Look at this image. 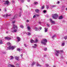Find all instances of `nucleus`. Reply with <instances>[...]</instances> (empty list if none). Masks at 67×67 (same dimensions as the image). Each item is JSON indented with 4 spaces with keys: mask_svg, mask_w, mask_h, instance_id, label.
Listing matches in <instances>:
<instances>
[{
    "mask_svg": "<svg viewBox=\"0 0 67 67\" xmlns=\"http://www.w3.org/2000/svg\"><path fill=\"white\" fill-rule=\"evenodd\" d=\"M44 6H43L42 7L41 9H44Z\"/></svg>",
    "mask_w": 67,
    "mask_h": 67,
    "instance_id": "nucleus-40",
    "label": "nucleus"
},
{
    "mask_svg": "<svg viewBox=\"0 0 67 67\" xmlns=\"http://www.w3.org/2000/svg\"><path fill=\"white\" fill-rule=\"evenodd\" d=\"M15 20L13 21H12V23H15Z\"/></svg>",
    "mask_w": 67,
    "mask_h": 67,
    "instance_id": "nucleus-36",
    "label": "nucleus"
},
{
    "mask_svg": "<svg viewBox=\"0 0 67 67\" xmlns=\"http://www.w3.org/2000/svg\"><path fill=\"white\" fill-rule=\"evenodd\" d=\"M47 27H49V24H47Z\"/></svg>",
    "mask_w": 67,
    "mask_h": 67,
    "instance_id": "nucleus-35",
    "label": "nucleus"
},
{
    "mask_svg": "<svg viewBox=\"0 0 67 67\" xmlns=\"http://www.w3.org/2000/svg\"><path fill=\"white\" fill-rule=\"evenodd\" d=\"M47 42V40L46 39H44L42 40L41 41V43L44 45H46V43Z\"/></svg>",
    "mask_w": 67,
    "mask_h": 67,
    "instance_id": "nucleus-2",
    "label": "nucleus"
},
{
    "mask_svg": "<svg viewBox=\"0 0 67 67\" xmlns=\"http://www.w3.org/2000/svg\"><path fill=\"white\" fill-rule=\"evenodd\" d=\"M35 30L36 31H38V28L37 27H35Z\"/></svg>",
    "mask_w": 67,
    "mask_h": 67,
    "instance_id": "nucleus-15",
    "label": "nucleus"
},
{
    "mask_svg": "<svg viewBox=\"0 0 67 67\" xmlns=\"http://www.w3.org/2000/svg\"><path fill=\"white\" fill-rule=\"evenodd\" d=\"M7 44L8 45H9V46L7 48L6 50H10V49H11V50H13V49L15 48V47L14 46H11V43H10V42H8L7 43Z\"/></svg>",
    "mask_w": 67,
    "mask_h": 67,
    "instance_id": "nucleus-1",
    "label": "nucleus"
},
{
    "mask_svg": "<svg viewBox=\"0 0 67 67\" xmlns=\"http://www.w3.org/2000/svg\"><path fill=\"white\" fill-rule=\"evenodd\" d=\"M66 64H67V62H66Z\"/></svg>",
    "mask_w": 67,
    "mask_h": 67,
    "instance_id": "nucleus-64",
    "label": "nucleus"
},
{
    "mask_svg": "<svg viewBox=\"0 0 67 67\" xmlns=\"http://www.w3.org/2000/svg\"><path fill=\"white\" fill-rule=\"evenodd\" d=\"M46 67H48L49 66V65L47 64H46Z\"/></svg>",
    "mask_w": 67,
    "mask_h": 67,
    "instance_id": "nucleus-32",
    "label": "nucleus"
},
{
    "mask_svg": "<svg viewBox=\"0 0 67 67\" xmlns=\"http://www.w3.org/2000/svg\"><path fill=\"white\" fill-rule=\"evenodd\" d=\"M39 24H41V22H39Z\"/></svg>",
    "mask_w": 67,
    "mask_h": 67,
    "instance_id": "nucleus-55",
    "label": "nucleus"
},
{
    "mask_svg": "<svg viewBox=\"0 0 67 67\" xmlns=\"http://www.w3.org/2000/svg\"><path fill=\"white\" fill-rule=\"evenodd\" d=\"M39 29H40V30H42V27H40L39 28Z\"/></svg>",
    "mask_w": 67,
    "mask_h": 67,
    "instance_id": "nucleus-49",
    "label": "nucleus"
},
{
    "mask_svg": "<svg viewBox=\"0 0 67 67\" xmlns=\"http://www.w3.org/2000/svg\"><path fill=\"white\" fill-rule=\"evenodd\" d=\"M21 57H22V56H23V55L22 54H21Z\"/></svg>",
    "mask_w": 67,
    "mask_h": 67,
    "instance_id": "nucleus-54",
    "label": "nucleus"
},
{
    "mask_svg": "<svg viewBox=\"0 0 67 67\" xmlns=\"http://www.w3.org/2000/svg\"><path fill=\"white\" fill-rule=\"evenodd\" d=\"M9 1H5V3H4V4H7L8 5H9Z\"/></svg>",
    "mask_w": 67,
    "mask_h": 67,
    "instance_id": "nucleus-5",
    "label": "nucleus"
},
{
    "mask_svg": "<svg viewBox=\"0 0 67 67\" xmlns=\"http://www.w3.org/2000/svg\"><path fill=\"white\" fill-rule=\"evenodd\" d=\"M59 3H60V2H59V1L58 2V4H59Z\"/></svg>",
    "mask_w": 67,
    "mask_h": 67,
    "instance_id": "nucleus-53",
    "label": "nucleus"
},
{
    "mask_svg": "<svg viewBox=\"0 0 67 67\" xmlns=\"http://www.w3.org/2000/svg\"><path fill=\"white\" fill-rule=\"evenodd\" d=\"M27 29L29 30H30L31 29V28H30V26H28L27 27Z\"/></svg>",
    "mask_w": 67,
    "mask_h": 67,
    "instance_id": "nucleus-28",
    "label": "nucleus"
},
{
    "mask_svg": "<svg viewBox=\"0 0 67 67\" xmlns=\"http://www.w3.org/2000/svg\"><path fill=\"white\" fill-rule=\"evenodd\" d=\"M44 57H46V55H44Z\"/></svg>",
    "mask_w": 67,
    "mask_h": 67,
    "instance_id": "nucleus-60",
    "label": "nucleus"
},
{
    "mask_svg": "<svg viewBox=\"0 0 67 67\" xmlns=\"http://www.w3.org/2000/svg\"><path fill=\"white\" fill-rule=\"evenodd\" d=\"M34 46H32V47H33V48H36V47H37V44H34Z\"/></svg>",
    "mask_w": 67,
    "mask_h": 67,
    "instance_id": "nucleus-11",
    "label": "nucleus"
},
{
    "mask_svg": "<svg viewBox=\"0 0 67 67\" xmlns=\"http://www.w3.org/2000/svg\"><path fill=\"white\" fill-rule=\"evenodd\" d=\"M17 17H18V15H15L14 18H12V19L13 20H14V19H15L16 18H17Z\"/></svg>",
    "mask_w": 67,
    "mask_h": 67,
    "instance_id": "nucleus-8",
    "label": "nucleus"
},
{
    "mask_svg": "<svg viewBox=\"0 0 67 67\" xmlns=\"http://www.w3.org/2000/svg\"><path fill=\"white\" fill-rule=\"evenodd\" d=\"M44 29L45 30V32H47V29H45V28H44Z\"/></svg>",
    "mask_w": 67,
    "mask_h": 67,
    "instance_id": "nucleus-37",
    "label": "nucleus"
},
{
    "mask_svg": "<svg viewBox=\"0 0 67 67\" xmlns=\"http://www.w3.org/2000/svg\"><path fill=\"white\" fill-rule=\"evenodd\" d=\"M17 32V29L14 30L13 31H12V32L14 33L15 32Z\"/></svg>",
    "mask_w": 67,
    "mask_h": 67,
    "instance_id": "nucleus-17",
    "label": "nucleus"
},
{
    "mask_svg": "<svg viewBox=\"0 0 67 67\" xmlns=\"http://www.w3.org/2000/svg\"><path fill=\"white\" fill-rule=\"evenodd\" d=\"M64 45H65V42H64V41H63L62 44V46H64Z\"/></svg>",
    "mask_w": 67,
    "mask_h": 67,
    "instance_id": "nucleus-19",
    "label": "nucleus"
},
{
    "mask_svg": "<svg viewBox=\"0 0 67 67\" xmlns=\"http://www.w3.org/2000/svg\"><path fill=\"white\" fill-rule=\"evenodd\" d=\"M10 57H11V58L10 59V60H12V59H14V57L13 56H10Z\"/></svg>",
    "mask_w": 67,
    "mask_h": 67,
    "instance_id": "nucleus-21",
    "label": "nucleus"
},
{
    "mask_svg": "<svg viewBox=\"0 0 67 67\" xmlns=\"http://www.w3.org/2000/svg\"><path fill=\"white\" fill-rule=\"evenodd\" d=\"M5 40H11V38H10L9 37H5Z\"/></svg>",
    "mask_w": 67,
    "mask_h": 67,
    "instance_id": "nucleus-10",
    "label": "nucleus"
},
{
    "mask_svg": "<svg viewBox=\"0 0 67 67\" xmlns=\"http://www.w3.org/2000/svg\"><path fill=\"white\" fill-rule=\"evenodd\" d=\"M58 17V15L57 14H52V18L54 19H57Z\"/></svg>",
    "mask_w": 67,
    "mask_h": 67,
    "instance_id": "nucleus-4",
    "label": "nucleus"
},
{
    "mask_svg": "<svg viewBox=\"0 0 67 67\" xmlns=\"http://www.w3.org/2000/svg\"><path fill=\"white\" fill-rule=\"evenodd\" d=\"M38 41V40H37V38H36V41H34V43H36Z\"/></svg>",
    "mask_w": 67,
    "mask_h": 67,
    "instance_id": "nucleus-26",
    "label": "nucleus"
},
{
    "mask_svg": "<svg viewBox=\"0 0 67 67\" xmlns=\"http://www.w3.org/2000/svg\"><path fill=\"white\" fill-rule=\"evenodd\" d=\"M43 12L44 13H46V10H43Z\"/></svg>",
    "mask_w": 67,
    "mask_h": 67,
    "instance_id": "nucleus-45",
    "label": "nucleus"
},
{
    "mask_svg": "<svg viewBox=\"0 0 67 67\" xmlns=\"http://www.w3.org/2000/svg\"><path fill=\"white\" fill-rule=\"evenodd\" d=\"M26 22H29V20H27Z\"/></svg>",
    "mask_w": 67,
    "mask_h": 67,
    "instance_id": "nucleus-52",
    "label": "nucleus"
},
{
    "mask_svg": "<svg viewBox=\"0 0 67 67\" xmlns=\"http://www.w3.org/2000/svg\"><path fill=\"white\" fill-rule=\"evenodd\" d=\"M36 16H39V15L36 14Z\"/></svg>",
    "mask_w": 67,
    "mask_h": 67,
    "instance_id": "nucleus-43",
    "label": "nucleus"
},
{
    "mask_svg": "<svg viewBox=\"0 0 67 67\" xmlns=\"http://www.w3.org/2000/svg\"><path fill=\"white\" fill-rule=\"evenodd\" d=\"M3 54H6V52H3Z\"/></svg>",
    "mask_w": 67,
    "mask_h": 67,
    "instance_id": "nucleus-48",
    "label": "nucleus"
},
{
    "mask_svg": "<svg viewBox=\"0 0 67 67\" xmlns=\"http://www.w3.org/2000/svg\"><path fill=\"white\" fill-rule=\"evenodd\" d=\"M63 52V50H56L55 52V55L57 56H58V55H59V52Z\"/></svg>",
    "mask_w": 67,
    "mask_h": 67,
    "instance_id": "nucleus-3",
    "label": "nucleus"
},
{
    "mask_svg": "<svg viewBox=\"0 0 67 67\" xmlns=\"http://www.w3.org/2000/svg\"><path fill=\"white\" fill-rule=\"evenodd\" d=\"M46 29L47 30H48V28H47Z\"/></svg>",
    "mask_w": 67,
    "mask_h": 67,
    "instance_id": "nucleus-62",
    "label": "nucleus"
},
{
    "mask_svg": "<svg viewBox=\"0 0 67 67\" xmlns=\"http://www.w3.org/2000/svg\"><path fill=\"white\" fill-rule=\"evenodd\" d=\"M55 36H56V35H54V36H53L52 37V38H53L54 37H55Z\"/></svg>",
    "mask_w": 67,
    "mask_h": 67,
    "instance_id": "nucleus-31",
    "label": "nucleus"
},
{
    "mask_svg": "<svg viewBox=\"0 0 67 67\" xmlns=\"http://www.w3.org/2000/svg\"><path fill=\"white\" fill-rule=\"evenodd\" d=\"M64 39H65V40H66V39H67V36L64 37Z\"/></svg>",
    "mask_w": 67,
    "mask_h": 67,
    "instance_id": "nucleus-38",
    "label": "nucleus"
},
{
    "mask_svg": "<svg viewBox=\"0 0 67 67\" xmlns=\"http://www.w3.org/2000/svg\"><path fill=\"white\" fill-rule=\"evenodd\" d=\"M38 4V2H34V4L35 5H36V4Z\"/></svg>",
    "mask_w": 67,
    "mask_h": 67,
    "instance_id": "nucleus-23",
    "label": "nucleus"
},
{
    "mask_svg": "<svg viewBox=\"0 0 67 67\" xmlns=\"http://www.w3.org/2000/svg\"><path fill=\"white\" fill-rule=\"evenodd\" d=\"M65 9H66V11H67V8H66Z\"/></svg>",
    "mask_w": 67,
    "mask_h": 67,
    "instance_id": "nucleus-59",
    "label": "nucleus"
},
{
    "mask_svg": "<svg viewBox=\"0 0 67 67\" xmlns=\"http://www.w3.org/2000/svg\"><path fill=\"white\" fill-rule=\"evenodd\" d=\"M15 59L16 60H19V57H15Z\"/></svg>",
    "mask_w": 67,
    "mask_h": 67,
    "instance_id": "nucleus-18",
    "label": "nucleus"
},
{
    "mask_svg": "<svg viewBox=\"0 0 67 67\" xmlns=\"http://www.w3.org/2000/svg\"><path fill=\"white\" fill-rule=\"evenodd\" d=\"M56 7V5H53L51 6V7L52 8H54L55 7Z\"/></svg>",
    "mask_w": 67,
    "mask_h": 67,
    "instance_id": "nucleus-30",
    "label": "nucleus"
},
{
    "mask_svg": "<svg viewBox=\"0 0 67 67\" xmlns=\"http://www.w3.org/2000/svg\"><path fill=\"white\" fill-rule=\"evenodd\" d=\"M34 18H35L36 17V15H34L33 16Z\"/></svg>",
    "mask_w": 67,
    "mask_h": 67,
    "instance_id": "nucleus-46",
    "label": "nucleus"
},
{
    "mask_svg": "<svg viewBox=\"0 0 67 67\" xmlns=\"http://www.w3.org/2000/svg\"><path fill=\"white\" fill-rule=\"evenodd\" d=\"M30 0H27V1L28 2H30Z\"/></svg>",
    "mask_w": 67,
    "mask_h": 67,
    "instance_id": "nucleus-50",
    "label": "nucleus"
},
{
    "mask_svg": "<svg viewBox=\"0 0 67 67\" xmlns=\"http://www.w3.org/2000/svg\"><path fill=\"white\" fill-rule=\"evenodd\" d=\"M35 63H36L35 62H34L32 64V66H33L34 65Z\"/></svg>",
    "mask_w": 67,
    "mask_h": 67,
    "instance_id": "nucleus-27",
    "label": "nucleus"
},
{
    "mask_svg": "<svg viewBox=\"0 0 67 67\" xmlns=\"http://www.w3.org/2000/svg\"><path fill=\"white\" fill-rule=\"evenodd\" d=\"M63 18V17L62 16H60L59 17V19L60 20H62Z\"/></svg>",
    "mask_w": 67,
    "mask_h": 67,
    "instance_id": "nucleus-16",
    "label": "nucleus"
},
{
    "mask_svg": "<svg viewBox=\"0 0 67 67\" xmlns=\"http://www.w3.org/2000/svg\"><path fill=\"white\" fill-rule=\"evenodd\" d=\"M20 1L21 2H24V1L23 0H20Z\"/></svg>",
    "mask_w": 67,
    "mask_h": 67,
    "instance_id": "nucleus-47",
    "label": "nucleus"
},
{
    "mask_svg": "<svg viewBox=\"0 0 67 67\" xmlns=\"http://www.w3.org/2000/svg\"><path fill=\"white\" fill-rule=\"evenodd\" d=\"M17 50L18 51H21V50H20V49L18 48L17 49Z\"/></svg>",
    "mask_w": 67,
    "mask_h": 67,
    "instance_id": "nucleus-42",
    "label": "nucleus"
},
{
    "mask_svg": "<svg viewBox=\"0 0 67 67\" xmlns=\"http://www.w3.org/2000/svg\"><path fill=\"white\" fill-rule=\"evenodd\" d=\"M16 67H18V66H19V64H16Z\"/></svg>",
    "mask_w": 67,
    "mask_h": 67,
    "instance_id": "nucleus-39",
    "label": "nucleus"
},
{
    "mask_svg": "<svg viewBox=\"0 0 67 67\" xmlns=\"http://www.w3.org/2000/svg\"><path fill=\"white\" fill-rule=\"evenodd\" d=\"M30 42L31 43H33L34 42V40H31Z\"/></svg>",
    "mask_w": 67,
    "mask_h": 67,
    "instance_id": "nucleus-24",
    "label": "nucleus"
},
{
    "mask_svg": "<svg viewBox=\"0 0 67 67\" xmlns=\"http://www.w3.org/2000/svg\"><path fill=\"white\" fill-rule=\"evenodd\" d=\"M20 27H21V28H23L24 27V26H23L22 25H21L20 26Z\"/></svg>",
    "mask_w": 67,
    "mask_h": 67,
    "instance_id": "nucleus-34",
    "label": "nucleus"
},
{
    "mask_svg": "<svg viewBox=\"0 0 67 67\" xmlns=\"http://www.w3.org/2000/svg\"><path fill=\"white\" fill-rule=\"evenodd\" d=\"M11 15H9L8 14H7L5 15H2V16L3 17H5V16L6 17H8V16H10Z\"/></svg>",
    "mask_w": 67,
    "mask_h": 67,
    "instance_id": "nucleus-6",
    "label": "nucleus"
},
{
    "mask_svg": "<svg viewBox=\"0 0 67 67\" xmlns=\"http://www.w3.org/2000/svg\"><path fill=\"white\" fill-rule=\"evenodd\" d=\"M46 6H47L46 8L47 9H48V8H49V5H47Z\"/></svg>",
    "mask_w": 67,
    "mask_h": 67,
    "instance_id": "nucleus-33",
    "label": "nucleus"
},
{
    "mask_svg": "<svg viewBox=\"0 0 67 67\" xmlns=\"http://www.w3.org/2000/svg\"><path fill=\"white\" fill-rule=\"evenodd\" d=\"M17 38L18 40V42H20V39H21L20 37H17Z\"/></svg>",
    "mask_w": 67,
    "mask_h": 67,
    "instance_id": "nucleus-13",
    "label": "nucleus"
},
{
    "mask_svg": "<svg viewBox=\"0 0 67 67\" xmlns=\"http://www.w3.org/2000/svg\"><path fill=\"white\" fill-rule=\"evenodd\" d=\"M64 7V6H63L62 7V8H63Z\"/></svg>",
    "mask_w": 67,
    "mask_h": 67,
    "instance_id": "nucleus-57",
    "label": "nucleus"
},
{
    "mask_svg": "<svg viewBox=\"0 0 67 67\" xmlns=\"http://www.w3.org/2000/svg\"><path fill=\"white\" fill-rule=\"evenodd\" d=\"M9 66H10L11 67H15V66H14V65L13 64H9Z\"/></svg>",
    "mask_w": 67,
    "mask_h": 67,
    "instance_id": "nucleus-20",
    "label": "nucleus"
},
{
    "mask_svg": "<svg viewBox=\"0 0 67 67\" xmlns=\"http://www.w3.org/2000/svg\"><path fill=\"white\" fill-rule=\"evenodd\" d=\"M47 48H46L44 49V51H46V50H47Z\"/></svg>",
    "mask_w": 67,
    "mask_h": 67,
    "instance_id": "nucleus-44",
    "label": "nucleus"
},
{
    "mask_svg": "<svg viewBox=\"0 0 67 67\" xmlns=\"http://www.w3.org/2000/svg\"><path fill=\"white\" fill-rule=\"evenodd\" d=\"M20 10H22V8H20Z\"/></svg>",
    "mask_w": 67,
    "mask_h": 67,
    "instance_id": "nucleus-56",
    "label": "nucleus"
},
{
    "mask_svg": "<svg viewBox=\"0 0 67 67\" xmlns=\"http://www.w3.org/2000/svg\"><path fill=\"white\" fill-rule=\"evenodd\" d=\"M1 9H0V11H1Z\"/></svg>",
    "mask_w": 67,
    "mask_h": 67,
    "instance_id": "nucleus-61",
    "label": "nucleus"
},
{
    "mask_svg": "<svg viewBox=\"0 0 67 67\" xmlns=\"http://www.w3.org/2000/svg\"><path fill=\"white\" fill-rule=\"evenodd\" d=\"M24 45L25 47H27V45H26V44H24Z\"/></svg>",
    "mask_w": 67,
    "mask_h": 67,
    "instance_id": "nucleus-41",
    "label": "nucleus"
},
{
    "mask_svg": "<svg viewBox=\"0 0 67 67\" xmlns=\"http://www.w3.org/2000/svg\"><path fill=\"white\" fill-rule=\"evenodd\" d=\"M3 44V42L1 40H0V44Z\"/></svg>",
    "mask_w": 67,
    "mask_h": 67,
    "instance_id": "nucleus-22",
    "label": "nucleus"
},
{
    "mask_svg": "<svg viewBox=\"0 0 67 67\" xmlns=\"http://www.w3.org/2000/svg\"><path fill=\"white\" fill-rule=\"evenodd\" d=\"M13 26L14 27V29H18V27H17V26H15V25H13Z\"/></svg>",
    "mask_w": 67,
    "mask_h": 67,
    "instance_id": "nucleus-12",
    "label": "nucleus"
},
{
    "mask_svg": "<svg viewBox=\"0 0 67 67\" xmlns=\"http://www.w3.org/2000/svg\"><path fill=\"white\" fill-rule=\"evenodd\" d=\"M6 33H8V32H6Z\"/></svg>",
    "mask_w": 67,
    "mask_h": 67,
    "instance_id": "nucleus-63",
    "label": "nucleus"
},
{
    "mask_svg": "<svg viewBox=\"0 0 67 67\" xmlns=\"http://www.w3.org/2000/svg\"><path fill=\"white\" fill-rule=\"evenodd\" d=\"M27 35L29 36L31 35V33H30L29 32H27Z\"/></svg>",
    "mask_w": 67,
    "mask_h": 67,
    "instance_id": "nucleus-25",
    "label": "nucleus"
},
{
    "mask_svg": "<svg viewBox=\"0 0 67 67\" xmlns=\"http://www.w3.org/2000/svg\"><path fill=\"white\" fill-rule=\"evenodd\" d=\"M36 66H41V65L39 64L38 63H37L36 64Z\"/></svg>",
    "mask_w": 67,
    "mask_h": 67,
    "instance_id": "nucleus-14",
    "label": "nucleus"
},
{
    "mask_svg": "<svg viewBox=\"0 0 67 67\" xmlns=\"http://www.w3.org/2000/svg\"><path fill=\"white\" fill-rule=\"evenodd\" d=\"M40 11V10H39V9H36L35 10V12H36V13H38Z\"/></svg>",
    "mask_w": 67,
    "mask_h": 67,
    "instance_id": "nucleus-9",
    "label": "nucleus"
},
{
    "mask_svg": "<svg viewBox=\"0 0 67 67\" xmlns=\"http://www.w3.org/2000/svg\"><path fill=\"white\" fill-rule=\"evenodd\" d=\"M7 11V9H6V8L5 9V12H6Z\"/></svg>",
    "mask_w": 67,
    "mask_h": 67,
    "instance_id": "nucleus-51",
    "label": "nucleus"
},
{
    "mask_svg": "<svg viewBox=\"0 0 67 67\" xmlns=\"http://www.w3.org/2000/svg\"><path fill=\"white\" fill-rule=\"evenodd\" d=\"M50 21H51V23L52 24H55V21H53V20H52V19H50Z\"/></svg>",
    "mask_w": 67,
    "mask_h": 67,
    "instance_id": "nucleus-7",
    "label": "nucleus"
},
{
    "mask_svg": "<svg viewBox=\"0 0 67 67\" xmlns=\"http://www.w3.org/2000/svg\"><path fill=\"white\" fill-rule=\"evenodd\" d=\"M53 67H56V66H55L54 65V66H53Z\"/></svg>",
    "mask_w": 67,
    "mask_h": 67,
    "instance_id": "nucleus-58",
    "label": "nucleus"
},
{
    "mask_svg": "<svg viewBox=\"0 0 67 67\" xmlns=\"http://www.w3.org/2000/svg\"><path fill=\"white\" fill-rule=\"evenodd\" d=\"M19 16H21V13H19Z\"/></svg>",
    "mask_w": 67,
    "mask_h": 67,
    "instance_id": "nucleus-29",
    "label": "nucleus"
}]
</instances>
